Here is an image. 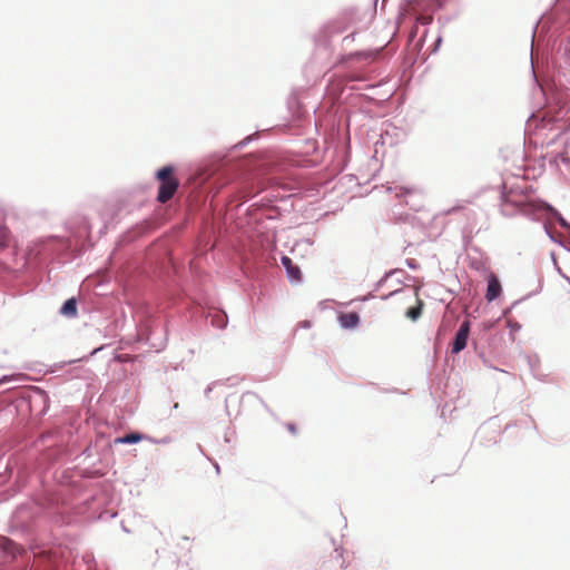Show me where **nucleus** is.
Returning a JSON list of instances; mask_svg holds the SVG:
<instances>
[{
	"label": "nucleus",
	"instance_id": "nucleus-6",
	"mask_svg": "<svg viewBox=\"0 0 570 570\" xmlns=\"http://www.w3.org/2000/svg\"><path fill=\"white\" fill-rule=\"evenodd\" d=\"M338 321L344 328H353L358 324L360 317L357 313L350 312L341 314Z\"/></svg>",
	"mask_w": 570,
	"mask_h": 570
},
{
	"label": "nucleus",
	"instance_id": "nucleus-14",
	"mask_svg": "<svg viewBox=\"0 0 570 570\" xmlns=\"http://www.w3.org/2000/svg\"><path fill=\"white\" fill-rule=\"evenodd\" d=\"M431 20V18H422L423 23H428Z\"/></svg>",
	"mask_w": 570,
	"mask_h": 570
},
{
	"label": "nucleus",
	"instance_id": "nucleus-10",
	"mask_svg": "<svg viewBox=\"0 0 570 570\" xmlns=\"http://www.w3.org/2000/svg\"><path fill=\"white\" fill-rule=\"evenodd\" d=\"M10 473V465H0V483H2Z\"/></svg>",
	"mask_w": 570,
	"mask_h": 570
},
{
	"label": "nucleus",
	"instance_id": "nucleus-4",
	"mask_svg": "<svg viewBox=\"0 0 570 570\" xmlns=\"http://www.w3.org/2000/svg\"><path fill=\"white\" fill-rule=\"evenodd\" d=\"M469 333H470V322L464 321L455 334L453 345H452V353L456 354L465 348Z\"/></svg>",
	"mask_w": 570,
	"mask_h": 570
},
{
	"label": "nucleus",
	"instance_id": "nucleus-8",
	"mask_svg": "<svg viewBox=\"0 0 570 570\" xmlns=\"http://www.w3.org/2000/svg\"><path fill=\"white\" fill-rule=\"evenodd\" d=\"M282 264L285 266L287 274L291 279L299 281L301 279V271L297 266H295L292 259L287 256L282 258Z\"/></svg>",
	"mask_w": 570,
	"mask_h": 570
},
{
	"label": "nucleus",
	"instance_id": "nucleus-9",
	"mask_svg": "<svg viewBox=\"0 0 570 570\" xmlns=\"http://www.w3.org/2000/svg\"><path fill=\"white\" fill-rule=\"evenodd\" d=\"M61 314L67 317H75L77 315V302L75 298L67 299L61 309Z\"/></svg>",
	"mask_w": 570,
	"mask_h": 570
},
{
	"label": "nucleus",
	"instance_id": "nucleus-12",
	"mask_svg": "<svg viewBox=\"0 0 570 570\" xmlns=\"http://www.w3.org/2000/svg\"><path fill=\"white\" fill-rule=\"evenodd\" d=\"M14 377H16L14 375H11V376H7V375H6V376L1 377V379H0V385H1L2 383H6V382H9V381L13 380Z\"/></svg>",
	"mask_w": 570,
	"mask_h": 570
},
{
	"label": "nucleus",
	"instance_id": "nucleus-7",
	"mask_svg": "<svg viewBox=\"0 0 570 570\" xmlns=\"http://www.w3.org/2000/svg\"><path fill=\"white\" fill-rule=\"evenodd\" d=\"M147 439V436L145 434H141V433H138V432H132V433H129L125 436H119V438H116L114 440V443L115 444H130V443H137V442H140L142 440Z\"/></svg>",
	"mask_w": 570,
	"mask_h": 570
},
{
	"label": "nucleus",
	"instance_id": "nucleus-15",
	"mask_svg": "<svg viewBox=\"0 0 570 570\" xmlns=\"http://www.w3.org/2000/svg\"><path fill=\"white\" fill-rule=\"evenodd\" d=\"M215 468H216V472L218 473L219 472V465L215 464Z\"/></svg>",
	"mask_w": 570,
	"mask_h": 570
},
{
	"label": "nucleus",
	"instance_id": "nucleus-3",
	"mask_svg": "<svg viewBox=\"0 0 570 570\" xmlns=\"http://www.w3.org/2000/svg\"><path fill=\"white\" fill-rule=\"evenodd\" d=\"M504 199L505 202L519 207L525 214H531L542 208L541 203L529 197L528 195L524 196V199H519L513 190H510L507 195H504Z\"/></svg>",
	"mask_w": 570,
	"mask_h": 570
},
{
	"label": "nucleus",
	"instance_id": "nucleus-5",
	"mask_svg": "<svg viewBox=\"0 0 570 570\" xmlns=\"http://www.w3.org/2000/svg\"><path fill=\"white\" fill-rule=\"evenodd\" d=\"M488 288L485 293V298L491 302L498 298L501 295L502 287L498 276L494 273H490L488 278Z\"/></svg>",
	"mask_w": 570,
	"mask_h": 570
},
{
	"label": "nucleus",
	"instance_id": "nucleus-11",
	"mask_svg": "<svg viewBox=\"0 0 570 570\" xmlns=\"http://www.w3.org/2000/svg\"><path fill=\"white\" fill-rule=\"evenodd\" d=\"M286 428L287 430L292 433V434H296L297 433V426L295 423H287L286 424Z\"/></svg>",
	"mask_w": 570,
	"mask_h": 570
},
{
	"label": "nucleus",
	"instance_id": "nucleus-2",
	"mask_svg": "<svg viewBox=\"0 0 570 570\" xmlns=\"http://www.w3.org/2000/svg\"><path fill=\"white\" fill-rule=\"evenodd\" d=\"M393 295L401 296L403 299H407V301L414 299L415 301V305L407 308V311L405 313L406 317H409L411 321H416L421 316L422 308H423V302L419 297L417 289L396 291L393 293Z\"/></svg>",
	"mask_w": 570,
	"mask_h": 570
},
{
	"label": "nucleus",
	"instance_id": "nucleus-1",
	"mask_svg": "<svg viewBox=\"0 0 570 570\" xmlns=\"http://www.w3.org/2000/svg\"><path fill=\"white\" fill-rule=\"evenodd\" d=\"M156 177L160 183L157 200L165 204L175 195L179 183L178 179L174 176V168L171 166H165L160 168L157 171Z\"/></svg>",
	"mask_w": 570,
	"mask_h": 570
},
{
	"label": "nucleus",
	"instance_id": "nucleus-13",
	"mask_svg": "<svg viewBox=\"0 0 570 570\" xmlns=\"http://www.w3.org/2000/svg\"><path fill=\"white\" fill-rule=\"evenodd\" d=\"M401 190H402V194H413L414 193L413 188H401Z\"/></svg>",
	"mask_w": 570,
	"mask_h": 570
}]
</instances>
